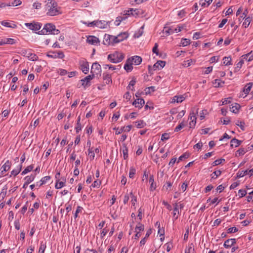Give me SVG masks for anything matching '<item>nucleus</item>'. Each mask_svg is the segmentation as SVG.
I'll list each match as a JSON object with an SVG mask.
<instances>
[{
  "label": "nucleus",
  "instance_id": "f257e3e1",
  "mask_svg": "<svg viewBox=\"0 0 253 253\" xmlns=\"http://www.w3.org/2000/svg\"><path fill=\"white\" fill-rule=\"evenodd\" d=\"M45 9L47 11L46 15L53 16L57 15L60 13L59 7H58L57 3L52 0H48L45 5Z\"/></svg>",
  "mask_w": 253,
  "mask_h": 253
},
{
  "label": "nucleus",
  "instance_id": "f03ea898",
  "mask_svg": "<svg viewBox=\"0 0 253 253\" xmlns=\"http://www.w3.org/2000/svg\"><path fill=\"white\" fill-rule=\"evenodd\" d=\"M60 31L55 29V26L52 23H46L44 25L42 29L38 32L39 35H45L51 34L58 35Z\"/></svg>",
  "mask_w": 253,
  "mask_h": 253
},
{
  "label": "nucleus",
  "instance_id": "7ed1b4c3",
  "mask_svg": "<svg viewBox=\"0 0 253 253\" xmlns=\"http://www.w3.org/2000/svg\"><path fill=\"white\" fill-rule=\"evenodd\" d=\"M124 58V54L118 51H115L113 53L109 54L107 57L108 60L113 63H119L121 62Z\"/></svg>",
  "mask_w": 253,
  "mask_h": 253
},
{
  "label": "nucleus",
  "instance_id": "20e7f679",
  "mask_svg": "<svg viewBox=\"0 0 253 253\" xmlns=\"http://www.w3.org/2000/svg\"><path fill=\"white\" fill-rule=\"evenodd\" d=\"M25 25L29 29L33 31H38L41 28L42 26V23L36 22H33L32 23H26L25 24Z\"/></svg>",
  "mask_w": 253,
  "mask_h": 253
},
{
  "label": "nucleus",
  "instance_id": "39448f33",
  "mask_svg": "<svg viewBox=\"0 0 253 253\" xmlns=\"http://www.w3.org/2000/svg\"><path fill=\"white\" fill-rule=\"evenodd\" d=\"M101 68L100 65L97 63H93L91 68V73L94 75H99V76H101Z\"/></svg>",
  "mask_w": 253,
  "mask_h": 253
},
{
  "label": "nucleus",
  "instance_id": "423d86ee",
  "mask_svg": "<svg viewBox=\"0 0 253 253\" xmlns=\"http://www.w3.org/2000/svg\"><path fill=\"white\" fill-rule=\"evenodd\" d=\"M11 163L9 160H7L5 163L0 167V177L3 176L4 172L8 171L11 167Z\"/></svg>",
  "mask_w": 253,
  "mask_h": 253
},
{
  "label": "nucleus",
  "instance_id": "0eeeda50",
  "mask_svg": "<svg viewBox=\"0 0 253 253\" xmlns=\"http://www.w3.org/2000/svg\"><path fill=\"white\" fill-rule=\"evenodd\" d=\"M131 127H132L131 125H128L126 126L122 127L120 129H119V128H116V127H115L114 128V129L116 130L115 134L116 135H118V134H121L123 131H126V132L130 131Z\"/></svg>",
  "mask_w": 253,
  "mask_h": 253
},
{
  "label": "nucleus",
  "instance_id": "6e6552de",
  "mask_svg": "<svg viewBox=\"0 0 253 253\" xmlns=\"http://www.w3.org/2000/svg\"><path fill=\"white\" fill-rule=\"evenodd\" d=\"M86 42L89 44L96 45L99 43V39L95 36H89L86 39Z\"/></svg>",
  "mask_w": 253,
  "mask_h": 253
},
{
  "label": "nucleus",
  "instance_id": "1a4fd4ad",
  "mask_svg": "<svg viewBox=\"0 0 253 253\" xmlns=\"http://www.w3.org/2000/svg\"><path fill=\"white\" fill-rule=\"evenodd\" d=\"M145 103V101L143 98H137L135 100L133 103L132 105H134L135 107L138 108L139 109H141L143 105Z\"/></svg>",
  "mask_w": 253,
  "mask_h": 253
},
{
  "label": "nucleus",
  "instance_id": "9d476101",
  "mask_svg": "<svg viewBox=\"0 0 253 253\" xmlns=\"http://www.w3.org/2000/svg\"><path fill=\"white\" fill-rule=\"evenodd\" d=\"M112 36L105 34L104 36L103 41V43L104 45H109L111 44H113V39L112 38Z\"/></svg>",
  "mask_w": 253,
  "mask_h": 253
},
{
  "label": "nucleus",
  "instance_id": "9b49d317",
  "mask_svg": "<svg viewBox=\"0 0 253 253\" xmlns=\"http://www.w3.org/2000/svg\"><path fill=\"white\" fill-rule=\"evenodd\" d=\"M236 243V239L232 238L226 240L224 243V247L225 248H229Z\"/></svg>",
  "mask_w": 253,
  "mask_h": 253
},
{
  "label": "nucleus",
  "instance_id": "f8f14e48",
  "mask_svg": "<svg viewBox=\"0 0 253 253\" xmlns=\"http://www.w3.org/2000/svg\"><path fill=\"white\" fill-rule=\"evenodd\" d=\"M128 59H130L131 62L132 63L133 62L134 64L136 65H139L142 62V58L139 56H132L130 58H129Z\"/></svg>",
  "mask_w": 253,
  "mask_h": 253
},
{
  "label": "nucleus",
  "instance_id": "ddd939ff",
  "mask_svg": "<svg viewBox=\"0 0 253 253\" xmlns=\"http://www.w3.org/2000/svg\"><path fill=\"white\" fill-rule=\"evenodd\" d=\"M94 77V75H90L86 76L84 78L81 80L82 82V85L85 86L87 85L88 83Z\"/></svg>",
  "mask_w": 253,
  "mask_h": 253
},
{
  "label": "nucleus",
  "instance_id": "4468645a",
  "mask_svg": "<svg viewBox=\"0 0 253 253\" xmlns=\"http://www.w3.org/2000/svg\"><path fill=\"white\" fill-rule=\"evenodd\" d=\"M189 119L191 120L189 123L190 127L193 128L195 126L196 123V117L194 113H190Z\"/></svg>",
  "mask_w": 253,
  "mask_h": 253
},
{
  "label": "nucleus",
  "instance_id": "2eb2a0df",
  "mask_svg": "<svg viewBox=\"0 0 253 253\" xmlns=\"http://www.w3.org/2000/svg\"><path fill=\"white\" fill-rule=\"evenodd\" d=\"M132 64V63L131 62L130 60L128 59L124 66V69L127 72L132 71L133 68Z\"/></svg>",
  "mask_w": 253,
  "mask_h": 253
},
{
  "label": "nucleus",
  "instance_id": "dca6fc26",
  "mask_svg": "<svg viewBox=\"0 0 253 253\" xmlns=\"http://www.w3.org/2000/svg\"><path fill=\"white\" fill-rule=\"evenodd\" d=\"M185 99V97L183 96V95H175L174 96L173 98L172 99L171 102L172 103H181Z\"/></svg>",
  "mask_w": 253,
  "mask_h": 253
},
{
  "label": "nucleus",
  "instance_id": "f3484780",
  "mask_svg": "<svg viewBox=\"0 0 253 253\" xmlns=\"http://www.w3.org/2000/svg\"><path fill=\"white\" fill-rule=\"evenodd\" d=\"M103 79L106 84H108L112 83L111 76L108 73H104L103 74Z\"/></svg>",
  "mask_w": 253,
  "mask_h": 253
},
{
  "label": "nucleus",
  "instance_id": "a211bd4d",
  "mask_svg": "<svg viewBox=\"0 0 253 253\" xmlns=\"http://www.w3.org/2000/svg\"><path fill=\"white\" fill-rule=\"evenodd\" d=\"M241 106L237 103L232 104V107L230 108V111L234 113H237L240 108Z\"/></svg>",
  "mask_w": 253,
  "mask_h": 253
},
{
  "label": "nucleus",
  "instance_id": "6ab92c4d",
  "mask_svg": "<svg viewBox=\"0 0 253 253\" xmlns=\"http://www.w3.org/2000/svg\"><path fill=\"white\" fill-rule=\"evenodd\" d=\"M61 179H62V181H59V180H56V182L55 186L56 189H61L62 187L65 186L66 179L64 177L61 178Z\"/></svg>",
  "mask_w": 253,
  "mask_h": 253
},
{
  "label": "nucleus",
  "instance_id": "aec40b11",
  "mask_svg": "<svg viewBox=\"0 0 253 253\" xmlns=\"http://www.w3.org/2000/svg\"><path fill=\"white\" fill-rule=\"evenodd\" d=\"M242 142V141L239 140L236 138H233L230 141V146L231 147H233L234 146L235 147H238Z\"/></svg>",
  "mask_w": 253,
  "mask_h": 253
},
{
  "label": "nucleus",
  "instance_id": "412c9836",
  "mask_svg": "<svg viewBox=\"0 0 253 253\" xmlns=\"http://www.w3.org/2000/svg\"><path fill=\"white\" fill-rule=\"evenodd\" d=\"M149 182L150 183V190L153 191L156 189V185L154 183V176L153 175L150 176Z\"/></svg>",
  "mask_w": 253,
  "mask_h": 253
},
{
  "label": "nucleus",
  "instance_id": "4be33fe9",
  "mask_svg": "<svg viewBox=\"0 0 253 253\" xmlns=\"http://www.w3.org/2000/svg\"><path fill=\"white\" fill-rule=\"evenodd\" d=\"M253 84V83H249L247 84V85H246L243 89V92L245 93V94H248L249 93L252 87Z\"/></svg>",
  "mask_w": 253,
  "mask_h": 253
},
{
  "label": "nucleus",
  "instance_id": "5701e85b",
  "mask_svg": "<svg viewBox=\"0 0 253 253\" xmlns=\"http://www.w3.org/2000/svg\"><path fill=\"white\" fill-rule=\"evenodd\" d=\"M123 157L124 159L126 160L128 158V149L126 147V144L125 143L123 144Z\"/></svg>",
  "mask_w": 253,
  "mask_h": 253
},
{
  "label": "nucleus",
  "instance_id": "b1692460",
  "mask_svg": "<svg viewBox=\"0 0 253 253\" xmlns=\"http://www.w3.org/2000/svg\"><path fill=\"white\" fill-rule=\"evenodd\" d=\"M212 0H200L199 4L202 7H207L212 2Z\"/></svg>",
  "mask_w": 253,
  "mask_h": 253
},
{
  "label": "nucleus",
  "instance_id": "393cba45",
  "mask_svg": "<svg viewBox=\"0 0 253 253\" xmlns=\"http://www.w3.org/2000/svg\"><path fill=\"white\" fill-rule=\"evenodd\" d=\"M1 24L5 27H10L12 28H15L17 27L16 24L13 23L11 24L10 23L8 22L7 21H2L1 22Z\"/></svg>",
  "mask_w": 253,
  "mask_h": 253
},
{
  "label": "nucleus",
  "instance_id": "a878e982",
  "mask_svg": "<svg viewBox=\"0 0 253 253\" xmlns=\"http://www.w3.org/2000/svg\"><path fill=\"white\" fill-rule=\"evenodd\" d=\"M81 70L83 72L87 74L89 71V65L87 62L84 63L81 65Z\"/></svg>",
  "mask_w": 253,
  "mask_h": 253
},
{
  "label": "nucleus",
  "instance_id": "bb28decb",
  "mask_svg": "<svg viewBox=\"0 0 253 253\" xmlns=\"http://www.w3.org/2000/svg\"><path fill=\"white\" fill-rule=\"evenodd\" d=\"M231 56L224 57L223 58V64L225 66L231 65Z\"/></svg>",
  "mask_w": 253,
  "mask_h": 253
},
{
  "label": "nucleus",
  "instance_id": "cd10ccee",
  "mask_svg": "<svg viewBox=\"0 0 253 253\" xmlns=\"http://www.w3.org/2000/svg\"><path fill=\"white\" fill-rule=\"evenodd\" d=\"M186 125V123L184 121L182 122L180 124H179L174 129L175 132H177L180 130L182 128H183Z\"/></svg>",
  "mask_w": 253,
  "mask_h": 253
},
{
  "label": "nucleus",
  "instance_id": "c85d7f7f",
  "mask_svg": "<svg viewBox=\"0 0 253 253\" xmlns=\"http://www.w3.org/2000/svg\"><path fill=\"white\" fill-rule=\"evenodd\" d=\"M144 229V226L143 224L139 222L138 224L136 225L135 228V232H139L140 233L141 231H143Z\"/></svg>",
  "mask_w": 253,
  "mask_h": 253
},
{
  "label": "nucleus",
  "instance_id": "c756f323",
  "mask_svg": "<svg viewBox=\"0 0 253 253\" xmlns=\"http://www.w3.org/2000/svg\"><path fill=\"white\" fill-rule=\"evenodd\" d=\"M97 23V27L99 28H101V29H103V28H105L106 26H107V22H106V21H98V22H96Z\"/></svg>",
  "mask_w": 253,
  "mask_h": 253
},
{
  "label": "nucleus",
  "instance_id": "7c9ffc66",
  "mask_svg": "<svg viewBox=\"0 0 253 253\" xmlns=\"http://www.w3.org/2000/svg\"><path fill=\"white\" fill-rule=\"evenodd\" d=\"M174 30L170 28L165 27L163 32L165 33L167 35L172 34L174 33Z\"/></svg>",
  "mask_w": 253,
  "mask_h": 253
},
{
  "label": "nucleus",
  "instance_id": "2f4dec72",
  "mask_svg": "<svg viewBox=\"0 0 253 253\" xmlns=\"http://www.w3.org/2000/svg\"><path fill=\"white\" fill-rule=\"evenodd\" d=\"M251 21H252V18L251 17H247L245 19V20H244V21L243 22V26L245 28H247L249 26Z\"/></svg>",
  "mask_w": 253,
  "mask_h": 253
},
{
  "label": "nucleus",
  "instance_id": "473e14b6",
  "mask_svg": "<svg viewBox=\"0 0 253 253\" xmlns=\"http://www.w3.org/2000/svg\"><path fill=\"white\" fill-rule=\"evenodd\" d=\"M25 182H26V184H29L32 181H33L35 179V176L33 174H31L30 176H27L25 177Z\"/></svg>",
  "mask_w": 253,
  "mask_h": 253
},
{
  "label": "nucleus",
  "instance_id": "72a5a7b5",
  "mask_svg": "<svg viewBox=\"0 0 253 253\" xmlns=\"http://www.w3.org/2000/svg\"><path fill=\"white\" fill-rule=\"evenodd\" d=\"M28 57L32 61H37L38 59V57L35 54L32 53L28 54Z\"/></svg>",
  "mask_w": 253,
  "mask_h": 253
},
{
  "label": "nucleus",
  "instance_id": "f704fd0d",
  "mask_svg": "<svg viewBox=\"0 0 253 253\" xmlns=\"http://www.w3.org/2000/svg\"><path fill=\"white\" fill-rule=\"evenodd\" d=\"M34 168V166L33 165L28 166L21 173L22 175H24L28 173V172L31 171Z\"/></svg>",
  "mask_w": 253,
  "mask_h": 253
},
{
  "label": "nucleus",
  "instance_id": "c9c22d12",
  "mask_svg": "<svg viewBox=\"0 0 253 253\" xmlns=\"http://www.w3.org/2000/svg\"><path fill=\"white\" fill-rule=\"evenodd\" d=\"M190 43V40L188 39H182L181 40L180 44L183 46H187Z\"/></svg>",
  "mask_w": 253,
  "mask_h": 253
},
{
  "label": "nucleus",
  "instance_id": "e433bc0d",
  "mask_svg": "<svg viewBox=\"0 0 253 253\" xmlns=\"http://www.w3.org/2000/svg\"><path fill=\"white\" fill-rule=\"evenodd\" d=\"M51 178L50 176H46L43 178H42L41 180V183L40 185H39V186H42V185L45 184Z\"/></svg>",
  "mask_w": 253,
  "mask_h": 253
},
{
  "label": "nucleus",
  "instance_id": "4c0bfd02",
  "mask_svg": "<svg viewBox=\"0 0 253 253\" xmlns=\"http://www.w3.org/2000/svg\"><path fill=\"white\" fill-rule=\"evenodd\" d=\"M22 169V165H19V167L17 168V169H13L11 172V175H13L14 176L17 175L21 171Z\"/></svg>",
  "mask_w": 253,
  "mask_h": 253
},
{
  "label": "nucleus",
  "instance_id": "58836bf2",
  "mask_svg": "<svg viewBox=\"0 0 253 253\" xmlns=\"http://www.w3.org/2000/svg\"><path fill=\"white\" fill-rule=\"evenodd\" d=\"M213 84H214L215 87H218L221 86V84H224V82H221L220 80L216 79L214 80Z\"/></svg>",
  "mask_w": 253,
  "mask_h": 253
},
{
  "label": "nucleus",
  "instance_id": "ea45409f",
  "mask_svg": "<svg viewBox=\"0 0 253 253\" xmlns=\"http://www.w3.org/2000/svg\"><path fill=\"white\" fill-rule=\"evenodd\" d=\"M145 94L147 95L150 94L151 92H154L155 91V87L154 86H150L146 87L145 89Z\"/></svg>",
  "mask_w": 253,
  "mask_h": 253
},
{
  "label": "nucleus",
  "instance_id": "a19ab883",
  "mask_svg": "<svg viewBox=\"0 0 253 253\" xmlns=\"http://www.w3.org/2000/svg\"><path fill=\"white\" fill-rule=\"evenodd\" d=\"M244 64V61L243 59H241L237 64V66L235 68V72H238L241 68L243 64Z\"/></svg>",
  "mask_w": 253,
  "mask_h": 253
},
{
  "label": "nucleus",
  "instance_id": "79ce46f5",
  "mask_svg": "<svg viewBox=\"0 0 253 253\" xmlns=\"http://www.w3.org/2000/svg\"><path fill=\"white\" fill-rule=\"evenodd\" d=\"M5 44H13L15 43V40L11 38H7L3 40Z\"/></svg>",
  "mask_w": 253,
  "mask_h": 253
},
{
  "label": "nucleus",
  "instance_id": "37998d69",
  "mask_svg": "<svg viewBox=\"0 0 253 253\" xmlns=\"http://www.w3.org/2000/svg\"><path fill=\"white\" fill-rule=\"evenodd\" d=\"M46 245L45 243H43L42 242L41 243V245L39 248V253H44V251L46 249Z\"/></svg>",
  "mask_w": 253,
  "mask_h": 253
},
{
  "label": "nucleus",
  "instance_id": "c03bdc74",
  "mask_svg": "<svg viewBox=\"0 0 253 253\" xmlns=\"http://www.w3.org/2000/svg\"><path fill=\"white\" fill-rule=\"evenodd\" d=\"M135 123H136V126L137 128H142L144 127V125H145V123L142 120L136 121L135 122Z\"/></svg>",
  "mask_w": 253,
  "mask_h": 253
},
{
  "label": "nucleus",
  "instance_id": "a18cd8bd",
  "mask_svg": "<svg viewBox=\"0 0 253 253\" xmlns=\"http://www.w3.org/2000/svg\"><path fill=\"white\" fill-rule=\"evenodd\" d=\"M119 35L120 36V41H123V40L127 39V38L128 37V34L126 32L122 33L119 34Z\"/></svg>",
  "mask_w": 253,
  "mask_h": 253
},
{
  "label": "nucleus",
  "instance_id": "49530a36",
  "mask_svg": "<svg viewBox=\"0 0 253 253\" xmlns=\"http://www.w3.org/2000/svg\"><path fill=\"white\" fill-rule=\"evenodd\" d=\"M130 196L131 198V204L132 206H134L135 203L137 201V198L135 196H134L132 192L130 193Z\"/></svg>",
  "mask_w": 253,
  "mask_h": 253
},
{
  "label": "nucleus",
  "instance_id": "de8ad7c7",
  "mask_svg": "<svg viewBox=\"0 0 253 253\" xmlns=\"http://www.w3.org/2000/svg\"><path fill=\"white\" fill-rule=\"evenodd\" d=\"M223 162H225V159H220L215 160L212 163V165L213 166H215L221 164Z\"/></svg>",
  "mask_w": 253,
  "mask_h": 253
},
{
  "label": "nucleus",
  "instance_id": "09e8293b",
  "mask_svg": "<svg viewBox=\"0 0 253 253\" xmlns=\"http://www.w3.org/2000/svg\"><path fill=\"white\" fill-rule=\"evenodd\" d=\"M248 174V170H242L241 172H239L238 173L237 177H242Z\"/></svg>",
  "mask_w": 253,
  "mask_h": 253
},
{
  "label": "nucleus",
  "instance_id": "8fccbe9b",
  "mask_svg": "<svg viewBox=\"0 0 253 253\" xmlns=\"http://www.w3.org/2000/svg\"><path fill=\"white\" fill-rule=\"evenodd\" d=\"M120 36H119V35L116 37L112 36V38L113 39V44L114 43H119V42H122L121 41H120Z\"/></svg>",
  "mask_w": 253,
  "mask_h": 253
},
{
  "label": "nucleus",
  "instance_id": "3c124183",
  "mask_svg": "<svg viewBox=\"0 0 253 253\" xmlns=\"http://www.w3.org/2000/svg\"><path fill=\"white\" fill-rule=\"evenodd\" d=\"M138 12V9H133V8H130L129 10H127L126 14L128 15H135V14H134L133 12Z\"/></svg>",
  "mask_w": 253,
  "mask_h": 253
},
{
  "label": "nucleus",
  "instance_id": "603ef678",
  "mask_svg": "<svg viewBox=\"0 0 253 253\" xmlns=\"http://www.w3.org/2000/svg\"><path fill=\"white\" fill-rule=\"evenodd\" d=\"M221 173V171L220 170L214 171L213 172L214 175L211 176L212 179H216L218 176H219Z\"/></svg>",
  "mask_w": 253,
  "mask_h": 253
},
{
  "label": "nucleus",
  "instance_id": "864d4df0",
  "mask_svg": "<svg viewBox=\"0 0 253 253\" xmlns=\"http://www.w3.org/2000/svg\"><path fill=\"white\" fill-rule=\"evenodd\" d=\"M22 2L20 0H14L12 2L11 4L7 5L8 6H18L21 4Z\"/></svg>",
  "mask_w": 253,
  "mask_h": 253
},
{
  "label": "nucleus",
  "instance_id": "5fc2aeb1",
  "mask_svg": "<svg viewBox=\"0 0 253 253\" xmlns=\"http://www.w3.org/2000/svg\"><path fill=\"white\" fill-rule=\"evenodd\" d=\"M238 231V229L235 227H230L228 229L227 233H235Z\"/></svg>",
  "mask_w": 253,
  "mask_h": 253
},
{
  "label": "nucleus",
  "instance_id": "6e6d98bb",
  "mask_svg": "<svg viewBox=\"0 0 253 253\" xmlns=\"http://www.w3.org/2000/svg\"><path fill=\"white\" fill-rule=\"evenodd\" d=\"M135 169L133 168H131L130 169V170H129V177L130 178H133V176H134V175L135 174Z\"/></svg>",
  "mask_w": 253,
  "mask_h": 253
},
{
  "label": "nucleus",
  "instance_id": "4d7b16f0",
  "mask_svg": "<svg viewBox=\"0 0 253 253\" xmlns=\"http://www.w3.org/2000/svg\"><path fill=\"white\" fill-rule=\"evenodd\" d=\"M157 64L159 67V69H162L166 65V62L164 61L159 60L157 62Z\"/></svg>",
  "mask_w": 253,
  "mask_h": 253
},
{
  "label": "nucleus",
  "instance_id": "13d9d810",
  "mask_svg": "<svg viewBox=\"0 0 253 253\" xmlns=\"http://www.w3.org/2000/svg\"><path fill=\"white\" fill-rule=\"evenodd\" d=\"M189 155L188 154H187V153H184L183 154H182L181 156H180L179 158H178V163L180 161H182L184 159H187L189 157Z\"/></svg>",
  "mask_w": 253,
  "mask_h": 253
},
{
  "label": "nucleus",
  "instance_id": "bf43d9fd",
  "mask_svg": "<svg viewBox=\"0 0 253 253\" xmlns=\"http://www.w3.org/2000/svg\"><path fill=\"white\" fill-rule=\"evenodd\" d=\"M169 134L165 133L162 135L161 139L162 141H165V140H167L169 139Z\"/></svg>",
  "mask_w": 253,
  "mask_h": 253
},
{
  "label": "nucleus",
  "instance_id": "052dcab7",
  "mask_svg": "<svg viewBox=\"0 0 253 253\" xmlns=\"http://www.w3.org/2000/svg\"><path fill=\"white\" fill-rule=\"evenodd\" d=\"M239 195L240 197H243L247 194V191L245 190L240 189L238 191Z\"/></svg>",
  "mask_w": 253,
  "mask_h": 253
},
{
  "label": "nucleus",
  "instance_id": "680f3d73",
  "mask_svg": "<svg viewBox=\"0 0 253 253\" xmlns=\"http://www.w3.org/2000/svg\"><path fill=\"white\" fill-rule=\"evenodd\" d=\"M236 125L237 126H238L240 127V128H241L242 130H244V126H245V123L244 122H241V121H238L236 123Z\"/></svg>",
  "mask_w": 253,
  "mask_h": 253
},
{
  "label": "nucleus",
  "instance_id": "e2e57ef3",
  "mask_svg": "<svg viewBox=\"0 0 253 253\" xmlns=\"http://www.w3.org/2000/svg\"><path fill=\"white\" fill-rule=\"evenodd\" d=\"M237 153H239V155H243L245 153L246 151L244 148H240L237 152L236 156H237Z\"/></svg>",
  "mask_w": 253,
  "mask_h": 253
},
{
  "label": "nucleus",
  "instance_id": "0e129e2a",
  "mask_svg": "<svg viewBox=\"0 0 253 253\" xmlns=\"http://www.w3.org/2000/svg\"><path fill=\"white\" fill-rule=\"evenodd\" d=\"M82 209L83 208L81 207L78 206L76 211V212L74 215L75 219H76L78 217V213H79L81 211Z\"/></svg>",
  "mask_w": 253,
  "mask_h": 253
},
{
  "label": "nucleus",
  "instance_id": "69168bd1",
  "mask_svg": "<svg viewBox=\"0 0 253 253\" xmlns=\"http://www.w3.org/2000/svg\"><path fill=\"white\" fill-rule=\"evenodd\" d=\"M22 55L28 57V51L26 49H22L19 52Z\"/></svg>",
  "mask_w": 253,
  "mask_h": 253
},
{
  "label": "nucleus",
  "instance_id": "338daca9",
  "mask_svg": "<svg viewBox=\"0 0 253 253\" xmlns=\"http://www.w3.org/2000/svg\"><path fill=\"white\" fill-rule=\"evenodd\" d=\"M231 97L228 98H224V100L222 102V105H225L228 103H230L231 102Z\"/></svg>",
  "mask_w": 253,
  "mask_h": 253
},
{
  "label": "nucleus",
  "instance_id": "774afa93",
  "mask_svg": "<svg viewBox=\"0 0 253 253\" xmlns=\"http://www.w3.org/2000/svg\"><path fill=\"white\" fill-rule=\"evenodd\" d=\"M42 4L40 2H34L33 4V7L35 9H39L41 8Z\"/></svg>",
  "mask_w": 253,
  "mask_h": 253
}]
</instances>
